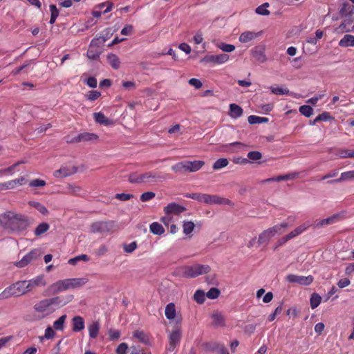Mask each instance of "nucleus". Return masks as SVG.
<instances>
[{
	"mask_svg": "<svg viewBox=\"0 0 354 354\" xmlns=\"http://www.w3.org/2000/svg\"><path fill=\"white\" fill-rule=\"evenodd\" d=\"M28 225V217L22 214L7 211L0 214V226L8 233H20Z\"/></svg>",
	"mask_w": 354,
	"mask_h": 354,
	"instance_id": "f257e3e1",
	"label": "nucleus"
},
{
	"mask_svg": "<svg viewBox=\"0 0 354 354\" xmlns=\"http://www.w3.org/2000/svg\"><path fill=\"white\" fill-rule=\"evenodd\" d=\"M66 304L67 301L62 297H55L37 301L33 309L38 319H41L52 314L55 310L54 306H63Z\"/></svg>",
	"mask_w": 354,
	"mask_h": 354,
	"instance_id": "f03ea898",
	"label": "nucleus"
},
{
	"mask_svg": "<svg viewBox=\"0 0 354 354\" xmlns=\"http://www.w3.org/2000/svg\"><path fill=\"white\" fill-rule=\"evenodd\" d=\"M339 15L344 18V21L338 27L337 31L352 32L354 30V5L347 1L344 2L339 10Z\"/></svg>",
	"mask_w": 354,
	"mask_h": 354,
	"instance_id": "7ed1b4c3",
	"label": "nucleus"
},
{
	"mask_svg": "<svg viewBox=\"0 0 354 354\" xmlns=\"http://www.w3.org/2000/svg\"><path fill=\"white\" fill-rule=\"evenodd\" d=\"M28 293L24 280L18 281L6 288L0 293V300H5L12 297H20Z\"/></svg>",
	"mask_w": 354,
	"mask_h": 354,
	"instance_id": "20e7f679",
	"label": "nucleus"
},
{
	"mask_svg": "<svg viewBox=\"0 0 354 354\" xmlns=\"http://www.w3.org/2000/svg\"><path fill=\"white\" fill-rule=\"evenodd\" d=\"M180 270L183 277L195 278L199 275L208 273L210 271V267L208 265L197 263L192 266L182 267Z\"/></svg>",
	"mask_w": 354,
	"mask_h": 354,
	"instance_id": "39448f33",
	"label": "nucleus"
},
{
	"mask_svg": "<svg viewBox=\"0 0 354 354\" xmlns=\"http://www.w3.org/2000/svg\"><path fill=\"white\" fill-rule=\"evenodd\" d=\"M41 254L40 249L35 248L26 254L20 261L15 262L14 265L17 268H24L32 261L39 259Z\"/></svg>",
	"mask_w": 354,
	"mask_h": 354,
	"instance_id": "423d86ee",
	"label": "nucleus"
},
{
	"mask_svg": "<svg viewBox=\"0 0 354 354\" xmlns=\"http://www.w3.org/2000/svg\"><path fill=\"white\" fill-rule=\"evenodd\" d=\"M182 333L180 327L176 326L171 331L168 333L169 345L167 350L170 352L174 351L176 346H178L180 342Z\"/></svg>",
	"mask_w": 354,
	"mask_h": 354,
	"instance_id": "0eeeda50",
	"label": "nucleus"
},
{
	"mask_svg": "<svg viewBox=\"0 0 354 354\" xmlns=\"http://www.w3.org/2000/svg\"><path fill=\"white\" fill-rule=\"evenodd\" d=\"M115 226L111 221H97L91 225V231L93 233H105L110 232Z\"/></svg>",
	"mask_w": 354,
	"mask_h": 354,
	"instance_id": "6e6552de",
	"label": "nucleus"
},
{
	"mask_svg": "<svg viewBox=\"0 0 354 354\" xmlns=\"http://www.w3.org/2000/svg\"><path fill=\"white\" fill-rule=\"evenodd\" d=\"M286 279L289 283H297L302 286H308L313 281V277L311 275L306 277L290 274L286 276Z\"/></svg>",
	"mask_w": 354,
	"mask_h": 354,
	"instance_id": "1a4fd4ad",
	"label": "nucleus"
},
{
	"mask_svg": "<svg viewBox=\"0 0 354 354\" xmlns=\"http://www.w3.org/2000/svg\"><path fill=\"white\" fill-rule=\"evenodd\" d=\"M69 288L68 280V279L58 280L56 282L52 283L48 286L47 291L50 294L55 295L61 292H64L67 290Z\"/></svg>",
	"mask_w": 354,
	"mask_h": 354,
	"instance_id": "9d476101",
	"label": "nucleus"
},
{
	"mask_svg": "<svg viewBox=\"0 0 354 354\" xmlns=\"http://www.w3.org/2000/svg\"><path fill=\"white\" fill-rule=\"evenodd\" d=\"M230 59V56L227 54L210 55H206L203 62L206 63H213L216 64H222L227 62Z\"/></svg>",
	"mask_w": 354,
	"mask_h": 354,
	"instance_id": "9b49d317",
	"label": "nucleus"
},
{
	"mask_svg": "<svg viewBox=\"0 0 354 354\" xmlns=\"http://www.w3.org/2000/svg\"><path fill=\"white\" fill-rule=\"evenodd\" d=\"M204 203L208 205H230L231 201L225 198L217 195H209L205 194Z\"/></svg>",
	"mask_w": 354,
	"mask_h": 354,
	"instance_id": "f8f14e48",
	"label": "nucleus"
},
{
	"mask_svg": "<svg viewBox=\"0 0 354 354\" xmlns=\"http://www.w3.org/2000/svg\"><path fill=\"white\" fill-rule=\"evenodd\" d=\"M98 136L95 133H82L77 135L73 139L66 138V141L67 142H88V141H94L97 140Z\"/></svg>",
	"mask_w": 354,
	"mask_h": 354,
	"instance_id": "ddd939ff",
	"label": "nucleus"
},
{
	"mask_svg": "<svg viewBox=\"0 0 354 354\" xmlns=\"http://www.w3.org/2000/svg\"><path fill=\"white\" fill-rule=\"evenodd\" d=\"M24 281L26 285L28 293L38 286H44L46 285V281L43 275H38L30 280H24Z\"/></svg>",
	"mask_w": 354,
	"mask_h": 354,
	"instance_id": "4468645a",
	"label": "nucleus"
},
{
	"mask_svg": "<svg viewBox=\"0 0 354 354\" xmlns=\"http://www.w3.org/2000/svg\"><path fill=\"white\" fill-rule=\"evenodd\" d=\"M142 183H154L162 181L164 177L158 175L154 171H148L141 174Z\"/></svg>",
	"mask_w": 354,
	"mask_h": 354,
	"instance_id": "2eb2a0df",
	"label": "nucleus"
},
{
	"mask_svg": "<svg viewBox=\"0 0 354 354\" xmlns=\"http://www.w3.org/2000/svg\"><path fill=\"white\" fill-rule=\"evenodd\" d=\"M186 210L184 206H182L176 203H169L166 207H164V212L166 214H176L178 215Z\"/></svg>",
	"mask_w": 354,
	"mask_h": 354,
	"instance_id": "dca6fc26",
	"label": "nucleus"
},
{
	"mask_svg": "<svg viewBox=\"0 0 354 354\" xmlns=\"http://www.w3.org/2000/svg\"><path fill=\"white\" fill-rule=\"evenodd\" d=\"M340 215L339 214H333V216L315 221V227L320 228L326 225L333 224L339 220Z\"/></svg>",
	"mask_w": 354,
	"mask_h": 354,
	"instance_id": "f3484780",
	"label": "nucleus"
},
{
	"mask_svg": "<svg viewBox=\"0 0 354 354\" xmlns=\"http://www.w3.org/2000/svg\"><path fill=\"white\" fill-rule=\"evenodd\" d=\"M252 56L261 63L266 62L267 58L265 54V48L263 46H256L251 50Z\"/></svg>",
	"mask_w": 354,
	"mask_h": 354,
	"instance_id": "a211bd4d",
	"label": "nucleus"
},
{
	"mask_svg": "<svg viewBox=\"0 0 354 354\" xmlns=\"http://www.w3.org/2000/svg\"><path fill=\"white\" fill-rule=\"evenodd\" d=\"M93 118L97 123L104 126L108 127L114 124V122L112 120L106 118L102 112L94 113Z\"/></svg>",
	"mask_w": 354,
	"mask_h": 354,
	"instance_id": "6ab92c4d",
	"label": "nucleus"
},
{
	"mask_svg": "<svg viewBox=\"0 0 354 354\" xmlns=\"http://www.w3.org/2000/svg\"><path fill=\"white\" fill-rule=\"evenodd\" d=\"M212 324L216 327H224L225 326V317L218 312H214L211 315Z\"/></svg>",
	"mask_w": 354,
	"mask_h": 354,
	"instance_id": "aec40b11",
	"label": "nucleus"
},
{
	"mask_svg": "<svg viewBox=\"0 0 354 354\" xmlns=\"http://www.w3.org/2000/svg\"><path fill=\"white\" fill-rule=\"evenodd\" d=\"M261 35V32H255L252 31H245L240 35L239 39L241 43H247L255 39Z\"/></svg>",
	"mask_w": 354,
	"mask_h": 354,
	"instance_id": "412c9836",
	"label": "nucleus"
},
{
	"mask_svg": "<svg viewBox=\"0 0 354 354\" xmlns=\"http://www.w3.org/2000/svg\"><path fill=\"white\" fill-rule=\"evenodd\" d=\"M76 172L74 167H62L59 169L54 171L53 176L55 178H64L69 176Z\"/></svg>",
	"mask_w": 354,
	"mask_h": 354,
	"instance_id": "4be33fe9",
	"label": "nucleus"
},
{
	"mask_svg": "<svg viewBox=\"0 0 354 354\" xmlns=\"http://www.w3.org/2000/svg\"><path fill=\"white\" fill-rule=\"evenodd\" d=\"M85 327V322L81 316H75L72 319V329L74 332H80Z\"/></svg>",
	"mask_w": 354,
	"mask_h": 354,
	"instance_id": "5701e85b",
	"label": "nucleus"
},
{
	"mask_svg": "<svg viewBox=\"0 0 354 354\" xmlns=\"http://www.w3.org/2000/svg\"><path fill=\"white\" fill-rule=\"evenodd\" d=\"M68 280L70 289H75L82 287L88 281V279L86 277L70 278L68 279Z\"/></svg>",
	"mask_w": 354,
	"mask_h": 354,
	"instance_id": "b1692460",
	"label": "nucleus"
},
{
	"mask_svg": "<svg viewBox=\"0 0 354 354\" xmlns=\"http://www.w3.org/2000/svg\"><path fill=\"white\" fill-rule=\"evenodd\" d=\"M271 91L274 94L277 95H289L295 98H300L301 95L299 93L290 92L288 88H284L282 87L277 86V87H271Z\"/></svg>",
	"mask_w": 354,
	"mask_h": 354,
	"instance_id": "393cba45",
	"label": "nucleus"
},
{
	"mask_svg": "<svg viewBox=\"0 0 354 354\" xmlns=\"http://www.w3.org/2000/svg\"><path fill=\"white\" fill-rule=\"evenodd\" d=\"M273 237L272 232L269 229L263 230L258 237L257 244L258 246L262 244H268L270 240Z\"/></svg>",
	"mask_w": 354,
	"mask_h": 354,
	"instance_id": "a878e982",
	"label": "nucleus"
},
{
	"mask_svg": "<svg viewBox=\"0 0 354 354\" xmlns=\"http://www.w3.org/2000/svg\"><path fill=\"white\" fill-rule=\"evenodd\" d=\"M133 338L138 339L140 342L148 345L150 344L149 336L143 330H137L133 332Z\"/></svg>",
	"mask_w": 354,
	"mask_h": 354,
	"instance_id": "bb28decb",
	"label": "nucleus"
},
{
	"mask_svg": "<svg viewBox=\"0 0 354 354\" xmlns=\"http://www.w3.org/2000/svg\"><path fill=\"white\" fill-rule=\"evenodd\" d=\"M354 180V170L342 172L339 178L328 181V183H340Z\"/></svg>",
	"mask_w": 354,
	"mask_h": 354,
	"instance_id": "cd10ccee",
	"label": "nucleus"
},
{
	"mask_svg": "<svg viewBox=\"0 0 354 354\" xmlns=\"http://www.w3.org/2000/svg\"><path fill=\"white\" fill-rule=\"evenodd\" d=\"M243 115V109L236 104H230V112L229 115L230 118L233 119H237L240 118Z\"/></svg>",
	"mask_w": 354,
	"mask_h": 354,
	"instance_id": "c85d7f7f",
	"label": "nucleus"
},
{
	"mask_svg": "<svg viewBox=\"0 0 354 354\" xmlns=\"http://www.w3.org/2000/svg\"><path fill=\"white\" fill-rule=\"evenodd\" d=\"M165 315L167 319L169 320H173L176 317V306L174 303H169L166 306L165 309Z\"/></svg>",
	"mask_w": 354,
	"mask_h": 354,
	"instance_id": "c756f323",
	"label": "nucleus"
},
{
	"mask_svg": "<svg viewBox=\"0 0 354 354\" xmlns=\"http://www.w3.org/2000/svg\"><path fill=\"white\" fill-rule=\"evenodd\" d=\"M100 328V324L97 321L93 322L88 326V335L90 338L95 339L97 337Z\"/></svg>",
	"mask_w": 354,
	"mask_h": 354,
	"instance_id": "7c9ffc66",
	"label": "nucleus"
},
{
	"mask_svg": "<svg viewBox=\"0 0 354 354\" xmlns=\"http://www.w3.org/2000/svg\"><path fill=\"white\" fill-rule=\"evenodd\" d=\"M339 46L341 47H353L354 35H345L339 41Z\"/></svg>",
	"mask_w": 354,
	"mask_h": 354,
	"instance_id": "2f4dec72",
	"label": "nucleus"
},
{
	"mask_svg": "<svg viewBox=\"0 0 354 354\" xmlns=\"http://www.w3.org/2000/svg\"><path fill=\"white\" fill-rule=\"evenodd\" d=\"M187 160L179 162L171 167L172 171L176 173H187L188 171Z\"/></svg>",
	"mask_w": 354,
	"mask_h": 354,
	"instance_id": "473e14b6",
	"label": "nucleus"
},
{
	"mask_svg": "<svg viewBox=\"0 0 354 354\" xmlns=\"http://www.w3.org/2000/svg\"><path fill=\"white\" fill-rule=\"evenodd\" d=\"M288 227V224L287 223L283 222L268 229L272 232V234L274 237L276 234H282L284 232V230H286Z\"/></svg>",
	"mask_w": 354,
	"mask_h": 354,
	"instance_id": "72a5a7b5",
	"label": "nucleus"
},
{
	"mask_svg": "<svg viewBox=\"0 0 354 354\" xmlns=\"http://www.w3.org/2000/svg\"><path fill=\"white\" fill-rule=\"evenodd\" d=\"M187 164L188 165V171L195 172L198 171L205 165V162L203 160L187 161Z\"/></svg>",
	"mask_w": 354,
	"mask_h": 354,
	"instance_id": "f704fd0d",
	"label": "nucleus"
},
{
	"mask_svg": "<svg viewBox=\"0 0 354 354\" xmlns=\"http://www.w3.org/2000/svg\"><path fill=\"white\" fill-rule=\"evenodd\" d=\"M150 232L156 235H162L165 233L163 226L158 222H153L149 225Z\"/></svg>",
	"mask_w": 354,
	"mask_h": 354,
	"instance_id": "c9c22d12",
	"label": "nucleus"
},
{
	"mask_svg": "<svg viewBox=\"0 0 354 354\" xmlns=\"http://www.w3.org/2000/svg\"><path fill=\"white\" fill-rule=\"evenodd\" d=\"M107 60L109 64L114 69H118L120 66V61L119 57L113 54L109 53L107 55Z\"/></svg>",
	"mask_w": 354,
	"mask_h": 354,
	"instance_id": "e433bc0d",
	"label": "nucleus"
},
{
	"mask_svg": "<svg viewBox=\"0 0 354 354\" xmlns=\"http://www.w3.org/2000/svg\"><path fill=\"white\" fill-rule=\"evenodd\" d=\"M28 204L30 206L35 208L42 215L46 216L48 214V210L41 203L37 201H31L28 202Z\"/></svg>",
	"mask_w": 354,
	"mask_h": 354,
	"instance_id": "4c0bfd02",
	"label": "nucleus"
},
{
	"mask_svg": "<svg viewBox=\"0 0 354 354\" xmlns=\"http://www.w3.org/2000/svg\"><path fill=\"white\" fill-rule=\"evenodd\" d=\"M225 348L223 344L219 342H212L206 344V349L212 352H217L219 354L221 353V349Z\"/></svg>",
	"mask_w": 354,
	"mask_h": 354,
	"instance_id": "58836bf2",
	"label": "nucleus"
},
{
	"mask_svg": "<svg viewBox=\"0 0 354 354\" xmlns=\"http://www.w3.org/2000/svg\"><path fill=\"white\" fill-rule=\"evenodd\" d=\"M49 228L50 226L47 223H41L35 229L34 234L37 236H41V234L46 232Z\"/></svg>",
	"mask_w": 354,
	"mask_h": 354,
	"instance_id": "ea45409f",
	"label": "nucleus"
},
{
	"mask_svg": "<svg viewBox=\"0 0 354 354\" xmlns=\"http://www.w3.org/2000/svg\"><path fill=\"white\" fill-rule=\"evenodd\" d=\"M84 261V262H87L89 261V257L88 255L86 254H80V255H78V256H76L73 258H71L68 261V264L70 265H72V266H76L78 262L80 261Z\"/></svg>",
	"mask_w": 354,
	"mask_h": 354,
	"instance_id": "a19ab883",
	"label": "nucleus"
},
{
	"mask_svg": "<svg viewBox=\"0 0 354 354\" xmlns=\"http://www.w3.org/2000/svg\"><path fill=\"white\" fill-rule=\"evenodd\" d=\"M101 54V50L99 49H97L96 48H93L89 46L86 55L88 59L92 60H95L99 58L100 55Z\"/></svg>",
	"mask_w": 354,
	"mask_h": 354,
	"instance_id": "79ce46f5",
	"label": "nucleus"
},
{
	"mask_svg": "<svg viewBox=\"0 0 354 354\" xmlns=\"http://www.w3.org/2000/svg\"><path fill=\"white\" fill-rule=\"evenodd\" d=\"M229 164V161L227 158H222L216 160L213 164L212 168L214 170H218L225 167Z\"/></svg>",
	"mask_w": 354,
	"mask_h": 354,
	"instance_id": "37998d69",
	"label": "nucleus"
},
{
	"mask_svg": "<svg viewBox=\"0 0 354 354\" xmlns=\"http://www.w3.org/2000/svg\"><path fill=\"white\" fill-rule=\"evenodd\" d=\"M66 317V315H63L59 317L58 319L54 322L53 328L57 330H63Z\"/></svg>",
	"mask_w": 354,
	"mask_h": 354,
	"instance_id": "c03bdc74",
	"label": "nucleus"
},
{
	"mask_svg": "<svg viewBox=\"0 0 354 354\" xmlns=\"http://www.w3.org/2000/svg\"><path fill=\"white\" fill-rule=\"evenodd\" d=\"M206 294L202 290H197L194 295V299L200 304H202L205 301Z\"/></svg>",
	"mask_w": 354,
	"mask_h": 354,
	"instance_id": "a18cd8bd",
	"label": "nucleus"
},
{
	"mask_svg": "<svg viewBox=\"0 0 354 354\" xmlns=\"http://www.w3.org/2000/svg\"><path fill=\"white\" fill-rule=\"evenodd\" d=\"M248 121L250 124H260L268 121L267 118H262L257 115H250L248 118Z\"/></svg>",
	"mask_w": 354,
	"mask_h": 354,
	"instance_id": "49530a36",
	"label": "nucleus"
},
{
	"mask_svg": "<svg viewBox=\"0 0 354 354\" xmlns=\"http://www.w3.org/2000/svg\"><path fill=\"white\" fill-rule=\"evenodd\" d=\"M310 306L313 309L316 308L322 301V297L317 293H313L310 297Z\"/></svg>",
	"mask_w": 354,
	"mask_h": 354,
	"instance_id": "de8ad7c7",
	"label": "nucleus"
},
{
	"mask_svg": "<svg viewBox=\"0 0 354 354\" xmlns=\"http://www.w3.org/2000/svg\"><path fill=\"white\" fill-rule=\"evenodd\" d=\"M269 7L268 3H264L256 8V13L260 15L268 16L270 15V11L267 9Z\"/></svg>",
	"mask_w": 354,
	"mask_h": 354,
	"instance_id": "09e8293b",
	"label": "nucleus"
},
{
	"mask_svg": "<svg viewBox=\"0 0 354 354\" xmlns=\"http://www.w3.org/2000/svg\"><path fill=\"white\" fill-rule=\"evenodd\" d=\"M195 225L192 221H184L183 224V233L186 235L190 234L194 229Z\"/></svg>",
	"mask_w": 354,
	"mask_h": 354,
	"instance_id": "8fccbe9b",
	"label": "nucleus"
},
{
	"mask_svg": "<svg viewBox=\"0 0 354 354\" xmlns=\"http://www.w3.org/2000/svg\"><path fill=\"white\" fill-rule=\"evenodd\" d=\"M299 112L305 117L309 118L313 115V109L310 106L302 105L299 107Z\"/></svg>",
	"mask_w": 354,
	"mask_h": 354,
	"instance_id": "3c124183",
	"label": "nucleus"
},
{
	"mask_svg": "<svg viewBox=\"0 0 354 354\" xmlns=\"http://www.w3.org/2000/svg\"><path fill=\"white\" fill-rule=\"evenodd\" d=\"M311 225L312 224L310 223V221H306L304 223H303V224L300 225L299 226L297 227L294 230V232H295V234L297 236H299L301 234H302L303 232H304L306 230H307L308 228H309L311 226Z\"/></svg>",
	"mask_w": 354,
	"mask_h": 354,
	"instance_id": "603ef678",
	"label": "nucleus"
},
{
	"mask_svg": "<svg viewBox=\"0 0 354 354\" xmlns=\"http://www.w3.org/2000/svg\"><path fill=\"white\" fill-rule=\"evenodd\" d=\"M311 225L312 224L310 223V221H306L304 223H303V224L300 225L299 226L297 227L294 230V232H295V234L297 236H299L301 234H302L303 232H304L306 230H307L308 228H309L311 226Z\"/></svg>",
	"mask_w": 354,
	"mask_h": 354,
	"instance_id": "864d4df0",
	"label": "nucleus"
},
{
	"mask_svg": "<svg viewBox=\"0 0 354 354\" xmlns=\"http://www.w3.org/2000/svg\"><path fill=\"white\" fill-rule=\"evenodd\" d=\"M311 225L312 224L310 223V221H306L304 223H303V224L300 225L299 226L297 227L294 230V232H295V234L297 236H299L301 234H302L303 232H304L306 230H307L308 228H309L311 226Z\"/></svg>",
	"mask_w": 354,
	"mask_h": 354,
	"instance_id": "5fc2aeb1",
	"label": "nucleus"
},
{
	"mask_svg": "<svg viewBox=\"0 0 354 354\" xmlns=\"http://www.w3.org/2000/svg\"><path fill=\"white\" fill-rule=\"evenodd\" d=\"M311 225L312 224L310 223V221H306L304 223H303V224L300 225L299 226L297 227L294 230V232H295V234L297 236H299L301 234H302L303 232H304L306 230H307L308 228H309L311 226Z\"/></svg>",
	"mask_w": 354,
	"mask_h": 354,
	"instance_id": "6e6d98bb",
	"label": "nucleus"
},
{
	"mask_svg": "<svg viewBox=\"0 0 354 354\" xmlns=\"http://www.w3.org/2000/svg\"><path fill=\"white\" fill-rule=\"evenodd\" d=\"M185 196L188 198H191L195 201H197L198 202L204 203V200L205 198V194H201V193H192V194H187Z\"/></svg>",
	"mask_w": 354,
	"mask_h": 354,
	"instance_id": "4d7b16f0",
	"label": "nucleus"
},
{
	"mask_svg": "<svg viewBox=\"0 0 354 354\" xmlns=\"http://www.w3.org/2000/svg\"><path fill=\"white\" fill-rule=\"evenodd\" d=\"M217 47L225 53H231L235 50V46L234 45L223 42L218 44Z\"/></svg>",
	"mask_w": 354,
	"mask_h": 354,
	"instance_id": "13d9d810",
	"label": "nucleus"
},
{
	"mask_svg": "<svg viewBox=\"0 0 354 354\" xmlns=\"http://www.w3.org/2000/svg\"><path fill=\"white\" fill-rule=\"evenodd\" d=\"M46 185V183L45 180L41 179H34L30 181L29 186L32 188H39V187H43Z\"/></svg>",
	"mask_w": 354,
	"mask_h": 354,
	"instance_id": "bf43d9fd",
	"label": "nucleus"
},
{
	"mask_svg": "<svg viewBox=\"0 0 354 354\" xmlns=\"http://www.w3.org/2000/svg\"><path fill=\"white\" fill-rule=\"evenodd\" d=\"M220 295V290L216 288H211L206 293V297L211 299H216Z\"/></svg>",
	"mask_w": 354,
	"mask_h": 354,
	"instance_id": "052dcab7",
	"label": "nucleus"
},
{
	"mask_svg": "<svg viewBox=\"0 0 354 354\" xmlns=\"http://www.w3.org/2000/svg\"><path fill=\"white\" fill-rule=\"evenodd\" d=\"M128 180L131 183L141 184L142 178L141 174H138L137 173H131L129 175Z\"/></svg>",
	"mask_w": 354,
	"mask_h": 354,
	"instance_id": "680f3d73",
	"label": "nucleus"
},
{
	"mask_svg": "<svg viewBox=\"0 0 354 354\" xmlns=\"http://www.w3.org/2000/svg\"><path fill=\"white\" fill-rule=\"evenodd\" d=\"M248 158L252 161H257L262 158V154L258 151H250L248 153Z\"/></svg>",
	"mask_w": 354,
	"mask_h": 354,
	"instance_id": "e2e57ef3",
	"label": "nucleus"
},
{
	"mask_svg": "<svg viewBox=\"0 0 354 354\" xmlns=\"http://www.w3.org/2000/svg\"><path fill=\"white\" fill-rule=\"evenodd\" d=\"M137 243L136 241H133L129 244H124L123 249L127 253H132L137 248Z\"/></svg>",
	"mask_w": 354,
	"mask_h": 354,
	"instance_id": "0e129e2a",
	"label": "nucleus"
},
{
	"mask_svg": "<svg viewBox=\"0 0 354 354\" xmlns=\"http://www.w3.org/2000/svg\"><path fill=\"white\" fill-rule=\"evenodd\" d=\"M156 194L153 192H144L140 196V200L142 202H147L151 199H153L155 197Z\"/></svg>",
	"mask_w": 354,
	"mask_h": 354,
	"instance_id": "69168bd1",
	"label": "nucleus"
},
{
	"mask_svg": "<svg viewBox=\"0 0 354 354\" xmlns=\"http://www.w3.org/2000/svg\"><path fill=\"white\" fill-rule=\"evenodd\" d=\"M104 43V39H100V37H97L91 40L89 46L98 49V48L103 45Z\"/></svg>",
	"mask_w": 354,
	"mask_h": 354,
	"instance_id": "338daca9",
	"label": "nucleus"
},
{
	"mask_svg": "<svg viewBox=\"0 0 354 354\" xmlns=\"http://www.w3.org/2000/svg\"><path fill=\"white\" fill-rule=\"evenodd\" d=\"M128 349V344L127 343H121L117 347L115 352L117 354H126Z\"/></svg>",
	"mask_w": 354,
	"mask_h": 354,
	"instance_id": "774afa93",
	"label": "nucleus"
}]
</instances>
